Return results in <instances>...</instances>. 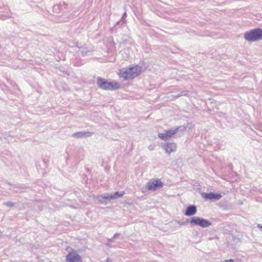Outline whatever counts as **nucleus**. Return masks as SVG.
I'll use <instances>...</instances> for the list:
<instances>
[{"label":"nucleus","mask_w":262,"mask_h":262,"mask_svg":"<svg viewBox=\"0 0 262 262\" xmlns=\"http://www.w3.org/2000/svg\"><path fill=\"white\" fill-rule=\"evenodd\" d=\"M142 71V68L137 65L122 68L119 71L118 74L125 80L132 79L140 75Z\"/></svg>","instance_id":"1"},{"label":"nucleus","mask_w":262,"mask_h":262,"mask_svg":"<svg viewBox=\"0 0 262 262\" xmlns=\"http://www.w3.org/2000/svg\"><path fill=\"white\" fill-rule=\"evenodd\" d=\"M97 84L100 89L105 90H115L120 88V84L117 81L108 82L101 77L97 78Z\"/></svg>","instance_id":"2"},{"label":"nucleus","mask_w":262,"mask_h":262,"mask_svg":"<svg viewBox=\"0 0 262 262\" xmlns=\"http://www.w3.org/2000/svg\"><path fill=\"white\" fill-rule=\"evenodd\" d=\"M245 38L250 41H255L262 38V29L256 28L245 33Z\"/></svg>","instance_id":"3"},{"label":"nucleus","mask_w":262,"mask_h":262,"mask_svg":"<svg viewBox=\"0 0 262 262\" xmlns=\"http://www.w3.org/2000/svg\"><path fill=\"white\" fill-rule=\"evenodd\" d=\"M82 259L80 255L75 250L68 253L66 257V262H82Z\"/></svg>","instance_id":"4"},{"label":"nucleus","mask_w":262,"mask_h":262,"mask_svg":"<svg viewBox=\"0 0 262 262\" xmlns=\"http://www.w3.org/2000/svg\"><path fill=\"white\" fill-rule=\"evenodd\" d=\"M190 224L195 225H199L203 228L208 227L211 225L209 221L199 217H192L190 221Z\"/></svg>","instance_id":"5"},{"label":"nucleus","mask_w":262,"mask_h":262,"mask_svg":"<svg viewBox=\"0 0 262 262\" xmlns=\"http://www.w3.org/2000/svg\"><path fill=\"white\" fill-rule=\"evenodd\" d=\"M163 186V183L159 179L154 180L147 184V188L148 190H155Z\"/></svg>","instance_id":"6"},{"label":"nucleus","mask_w":262,"mask_h":262,"mask_svg":"<svg viewBox=\"0 0 262 262\" xmlns=\"http://www.w3.org/2000/svg\"><path fill=\"white\" fill-rule=\"evenodd\" d=\"M196 212V207L194 205L188 207L186 210L185 214L187 216H191L195 214Z\"/></svg>","instance_id":"7"},{"label":"nucleus","mask_w":262,"mask_h":262,"mask_svg":"<svg viewBox=\"0 0 262 262\" xmlns=\"http://www.w3.org/2000/svg\"><path fill=\"white\" fill-rule=\"evenodd\" d=\"M165 149L168 153H171L176 149V145L174 143H167L165 145Z\"/></svg>","instance_id":"8"},{"label":"nucleus","mask_w":262,"mask_h":262,"mask_svg":"<svg viewBox=\"0 0 262 262\" xmlns=\"http://www.w3.org/2000/svg\"><path fill=\"white\" fill-rule=\"evenodd\" d=\"M222 195L219 193H209L205 194V198L209 200H219Z\"/></svg>","instance_id":"9"},{"label":"nucleus","mask_w":262,"mask_h":262,"mask_svg":"<svg viewBox=\"0 0 262 262\" xmlns=\"http://www.w3.org/2000/svg\"><path fill=\"white\" fill-rule=\"evenodd\" d=\"M124 194V191H122L121 193H119L118 192H116L114 195H108L107 196H104V197H103V198L105 199L111 200V199L116 198L117 196H122Z\"/></svg>","instance_id":"10"},{"label":"nucleus","mask_w":262,"mask_h":262,"mask_svg":"<svg viewBox=\"0 0 262 262\" xmlns=\"http://www.w3.org/2000/svg\"><path fill=\"white\" fill-rule=\"evenodd\" d=\"M177 132V129H170L169 130H167L165 134L166 135V136L168 138L171 137L172 136L174 135Z\"/></svg>","instance_id":"11"},{"label":"nucleus","mask_w":262,"mask_h":262,"mask_svg":"<svg viewBox=\"0 0 262 262\" xmlns=\"http://www.w3.org/2000/svg\"><path fill=\"white\" fill-rule=\"evenodd\" d=\"M158 136L160 138L163 139V140H165V139H167V137L166 136V135L165 133L164 134H163V133H159L158 134Z\"/></svg>","instance_id":"12"},{"label":"nucleus","mask_w":262,"mask_h":262,"mask_svg":"<svg viewBox=\"0 0 262 262\" xmlns=\"http://www.w3.org/2000/svg\"><path fill=\"white\" fill-rule=\"evenodd\" d=\"M86 134V133L78 132V133H75L74 134V136H75L76 137H82L83 136H84Z\"/></svg>","instance_id":"13"},{"label":"nucleus","mask_w":262,"mask_h":262,"mask_svg":"<svg viewBox=\"0 0 262 262\" xmlns=\"http://www.w3.org/2000/svg\"><path fill=\"white\" fill-rule=\"evenodd\" d=\"M223 262H234V261L233 259H229L225 260Z\"/></svg>","instance_id":"14"},{"label":"nucleus","mask_w":262,"mask_h":262,"mask_svg":"<svg viewBox=\"0 0 262 262\" xmlns=\"http://www.w3.org/2000/svg\"><path fill=\"white\" fill-rule=\"evenodd\" d=\"M7 205H8V206H12V205H13V204H11L10 203H7Z\"/></svg>","instance_id":"15"},{"label":"nucleus","mask_w":262,"mask_h":262,"mask_svg":"<svg viewBox=\"0 0 262 262\" xmlns=\"http://www.w3.org/2000/svg\"><path fill=\"white\" fill-rule=\"evenodd\" d=\"M258 227L262 229V225H258Z\"/></svg>","instance_id":"16"},{"label":"nucleus","mask_w":262,"mask_h":262,"mask_svg":"<svg viewBox=\"0 0 262 262\" xmlns=\"http://www.w3.org/2000/svg\"><path fill=\"white\" fill-rule=\"evenodd\" d=\"M107 262H112V261H111L109 259H107Z\"/></svg>","instance_id":"17"}]
</instances>
